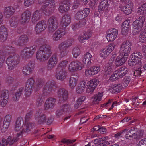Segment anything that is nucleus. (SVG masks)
Here are the masks:
<instances>
[{"mask_svg":"<svg viewBox=\"0 0 146 146\" xmlns=\"http://www.w3.org/2000/svg\"><path fill=\"white\" fill-rule=\"evenodd\" d=\"M73 40L72 38L69 39L62 42L59 44L58 49L59 50L68 49L72 45Z\"/></svg>","mask_w":146,"mask_h":146,"instance_id":"nucleus-22","label":"nucleus"},{"mask_svg":"<svg viewBox=\"0 0 146 146\" xmlns=\"http://www.w3.org/2000/svg\"><path fill=\"white\" fill-rule=\"evenodd\" d=\"M8 36L7 29L4 26L0 27V39L3 41L6 40Z\"/></svg>","mask_w":146,"mask_h":146,"instance_id":"nucleus-30","label":"nucleus"},{"mask_svg":"<svg viewBox=\"0 0 146 146\" xmlns=\"http://www.w3.org/2000/svg\"><path fill=\"white\" fill-rule=\"evenodd\" d=\"M33 112L30 111L27 113L25 117V122L29 121L31 119L32 117Z\"/></svg>","mask_w":146,"mask_h":146,"instance_id":"nucleus-60","label":"nucleus"},{"mask_svg":"<svg viewBox=\"0 0 146 146\" xmlns=\"http://www.w3.org/2000/svg\"><path fill=\"white\" fill-rule=\"evenodd\" d=\"M35 80L32 78H30L27 80L26 86L34 88Z\"/></svg>","mask_w":146,"mask_h":146,"instance_id":"nucleus-53","label":"nucleus"},{"mask_svg":"<svg viewBox=\"0 0 146 146\" xmlns=\"http://www.w3.org/2000/svg\"><path fill=\"white\" fill-rule=\"evenodd\" d=\"M130 77L129 76H126L123 80V84L125 86H127L130 82Z\"/></svg>","mask_w":146,"mask_h":146,"instance_id":"nucleus-57","label":"nucleus"},{"mask_svg":"<svg viewBox=\"0 0 146 146\" xmlns=\"http://www.w3.org/2000/svg\"><path fill=\"white\" fill-rule=\"evenodd\" d=\"M130 21L129 20H126L125 21L122 23V27L123 28H129L130 26Z\"/></svg>","mask_w":146,"mask_h":146,"instance_id":"nucleus-64","label":"nucleus"},{"mask_svg":"<svg viewBox=\"0 0 146 146\" xmlns=\"http://www.w3.org/2000/svg\"><path fill=\"white\" fill-rule=\"evenodd\" d=\"M139 40L140 42H144L146 40V32H143L139 36Z\"/></svg>","mask_w":146,"mask_h":146,"instance_id":"nucleus-56","label":"nucleus"},{"mask_svg":"<svg viewBox=\"0 0 146 146\" xmlns=\"http://www.w3.org/2000/svg\"><path fill=\"white\" fill-rule=\"evenodd\" d=\"M86 84V82L84 81H81L80 82L76 88V91L77 93L81 94L84 91Z\"/></svg>","mask_w":146,"mask_h":146,"instance_id":"nucleus-41","label":"nucleus"},{"mask_svg":"<svg viewBox=\"0 0 146 146\" xmlns=\"http://www.w3.org/2000/svg\"><path fill=\"white\" fill-rule=\"evenodd\" d=\"M132 43L129 41L125 40L121 44L119 53L123 56H128L130 54L131 49Z\"/></svg>","mask_w":146,"mask_h":146,"instance_id":"nucleus-6","label":"nucleus"},{"mask_svg":"<svg viewBox=\"0 0 146 146\" xmlns=\"http://www.w3.org/2000/svg\"><path fill=\"white\" fill-rule=\"evenodd\" d=\"M133 4L132 2L130 1H128L126 4L125 7L121 6V10L123 11L124 13L127 15L130 14L132 11Z\"/></svg>","mask_w":146,"mask_h":146,"instance_id":"nucleus-24","label":"nucleus"},{"mask_svg":"<svg viewBox=\"0 0 146 146\" xmlns=\"http://www.w3.org/2000/svg\"><path fill=\"white\" fill-rule=\"evenodd\" d=\"M115 44L113 43L110 44L105 48L110 54L114 49Z\"/></svg>","mask_w":146,"mask_h":146,"instance_id":"nucleus-50","label":"nucleus"},{"mask_svg":"<svg viewBox=\"0 0 146 146\" xmlns=\"http://www.w3.org/2000/svg\"><path fill=\"white\" fill-rule=\"evenodd\" d=\"M46 22L44 20L40 21L36 25L35 31L37 34H39L44 31L47 28Z\"/></svg>","mask_w":146,"mask_h":146,"instance_id":"nucleus-25","label":"nucleus"},{"mask_svg":"<svg viewBox=\"0 0 146 146\" xmlns=\"http://www.w3.org/2000/svg\"><path fill=\"white\" fill-rule=\"evenodd\" d=\"M56 7L55 3L54 0H47L44 1L42 9L44 13L46 15L51 14Z\"/></svg>","mask_w":146,"mask_h":146,"instance_id":"nucleus-3","label":"nucleus"},{"mask_svg":"<svg viewBox=\"0 0 146 146\" xmlns=\"http://www.w3.org/2000/svg\"><path fill=\"white\" fill-rule=\"evenodd\" d=\"M67 33L66 29L62 28L59 29L54 33L52 36V39L54 41H58Z\"/></svg>","mask_w":146,"mask_h":146,"instance_id":"nucleus-14","label":"nucleus"},{"mask_svg":"<svg viewBox=\"0 0 146 146\" xmlns=\"http://www.w3.org/2000/svg\"><path fill=\"white\" fill-rule=\"evenodd\" d=\"M20 61V58L18 55L13 54L10 56L6 60L8 69L10 70L13 69L19 64Z\"/></svg>","mask_w":146,"mask_h":146,"instance_id":"nucleus-4","label":"nucleus"},{"mask_svg":"<svg viewBox=\"0 0 146 146\" xmlns=\"http://www.w3.org/2000/svg\"><path fill=\"white\" fill-rule=\"evenodd\" d=\"M43 103V100L42 98V96L40 95H38L36 100V105L38 106H41Z\"/></svg>","mask_w":146,"mask_h":146,"instance_id":"nucleus-58","label":"nucleus"},{"mask_svg":"<svg viewBox=\"0 0 146 146\" xmlns=\"http://www.w3.org/2000/svg\"><path fill=\"white\" fill-rule=\"evenodd\" d=\"M122 88L121 84H116L113 86V87H111L109 89L110 92L112 93H114L119 92Z\"/></svg>","mask_w":146,"mask_h":146,"instance_id":"nucleus-44","label":"nucleus"},{"mask_svg":"<svg viewBox=\"0 0 146 146\" xmlns=\"http://www.w3.org/2000/svg\"><path fill=\"white\" fill-rule=\"evenodd\" d=\"M18 19L15 17H12L10 21V25L11 27H16L18 23Z\"/></svg>","mask_w":146,"mask_h":146,"instance_id":"nucleus-47","label":"nucleus"},{"mask_svg":"<svg viewBox=\"0 0 146 146\" xmlns=\"http://www.w3.org/2000/svg\"><path fill=\"white\" fill-rule=\"evenodd\" d=\"M34 126L33 123H25L22 126V129L21 133L22 134L27 133H30Z\"/></svg>","mask_w":146,"mask_h":146,"instance_id":"nucleus-28","label":"nucleus"},{"mask_svg":"<svg viewBox=\"0 0 146 146\" xmlns=\"http://www.w3.org/2000/svg\"><path fill=\"white\" fill-rule=\"evenodd\" d=\"M69 5L70 3L68 1H63L59 4V11L62 13L67 11L69 9Z\"/></svg>","mask_w":146,"mask_h":146,"instance_id":"nucleus-27","label":"nucleus"},{"mask_svg":"<svg viewBox=\"0 0 146 146\" xmlns=\"http://www.w3.org/2000/svg\"><path fill=\"white\" fill-rule=\"evenodd\" d=\"M9 93L7 90H5L2 91L1 97L3 98H9Z\"/></svg>","mask_w":146,"mask_h":146,"instance_id":"nucleus-54","label":"nucleus"},{"mask_svg":"<svg viewBox=\"0 0 146 146\" xmlns=\"http://www.w3.org/2000/svg\"><path fill=\"white\" fill-rule=\"evenodd\" d=\"M47 24L48 25V31L50 33H52L58 28V21L56 17L52 16L48 20Z\"/></svg>","mask_w":146,"mask_h":146,"instance_id":"nucleus-8","label":"nucleus"},{"mask_svg":"<svg viewBox=\"0 0 146 146\" xmlns=\"http://www.w3.org/2000/svg\"><path fill=\"white\" fill-rule=\"evenodd\" d=\"M92 56L91 54L89 53H86L84 55L83 60V62L87 64V66H90L91 64V60Z\"/></svg>","mask_w":146,"mask_h":146,"instance_id":"nucleus-39","label":"nucleus"},{"mask_svg":"<svg viewBox=\"0 0 146 146\" xmlns=\"http://www.w3.org/2000/svg\"><path fill=\"white\" fill-rule=\"evenodd\" d=\"M37 48L36 45L29 47H26L22 50L21 54L22 57L25 59H28L33 56Z\"/></svg>","mask_w":146,"mask_h":146,"instance_id":"nucleus-7","label":"nucleus"},{"mask_svg":"<svg viewBox=\"0 0 146 146\" xmlns=\"http://www.w3.org/2000/svg\"><path fill=\"white\" fill-rule=\"evenodd\" d=\"M103 96V93L102 92H99L95 95L92 98L93 102L95 104H98L99 102L101 100Z\"/></svg>","mask_w":146,"mask_h":146,"instance_id":"nucleus-42","label":"nucleus"},{"mask_svg":"<svg viewBox=\"0 0 146 146\" xmlns=\"http://www.w3.org/2000/svg\"><path fill=\"white\" fill-rule=\"evenodd\" d=\"M90 11L89 8H86L84 10L78 11L75 15V18L77 20L85 19L88 15Z\"/></svg>","mask_w":146,"mask_h":146,"instance_id":"nucleus-17","label":"nucleus"},{"mask_svg":"<svg viewBox=\"0 0 146 146\" xmlns=\"http://www.w3.org/2000/svg\"><path fill=\"white\" fill-rule=\"evenodd\" d=\"M98 81L96 78L91 80L88 83V86L87 88L86 92L87 93H92L96 88Z\"/></svg>","mask_w":146,"mask_h":146,"instance_id":"nucleus-16","label":"nucleus"},{"mask_svg":"<svg viewBox=\"0 0 146 146\" xmlns=\"http://www.w3.org/2000/svg\"><path fill=\"white\" fill-rule=\"evenodd\" d=\"M109 5L107 0H102L98 7L99 12L100 13L102 11L106 12Z\"/></svg>","mask_w":146,"mask_h":146,"instance_id":"nucleus-31","label":"nucleus"},{"mask_svg":"<svg viewBox=\"0 0 146 146\" xmlns=\"http://www.w3.org/2000/svg\"><path fill=\"white\" fill-rule=\"evenodd\" d=\"M145 21V18L144 16H140L139 18L134 21L133 23V28L134 31L137 33L139 32L142 29L143 24Z\"/></svg>","mask_w":146,"mask_h":146,"instance_id":"nucleus-11","label":"nucleus"},{"mask_svg":"<svg viewBox=\"0 0 146 146\" xmlns=\"http://www.w3.org/2000/svg\"><path fill=\"white\" fill-rule=\"evenodd\" d=\"M33 88L25 86V95L27 96H30L32 92Z\"/></svg>","mask_w":146,"mask_h":146,"instance_id":"nucleus-52","label":"nucleus"},{"mask_svg":"<svg viewBox=\"0 0 146 146\" xmlns=\"http://www.w3.org/2000/svg\"><path fill=\"white\" fill-rule=\"evenodd\" d=\"M42 12V11L41 10H37L34 12L32 17V21L33 23H35L40 20Z\"/></svg>","mask_w":146,"mask_h":146,"instance_id":"nucleus-32","label":"nucleus"},{"mask_svg":"<svg viewBox=\"0 0 146 146\" xmlns=\"http://www.w3.org/2000/svg\"><path fill=\"white\" fill-rule=\"evenodd\" d=\"M33 62L31 61L23 68L22 72L24 74L27 75L32 73L34 67Z\"/></svg>","mask_w":146,"mask_h":146,"instance_id":"nucleus-19","label":"nucleus"},{"mask_svg":"<svg viewBox=\"0 0 146 146\" xmlns=\"http://www.w3.org/2000/svg\"><path fill=\"white\" fill-rule=\"evenodd\" d=\"M58 60L57 56L53 55L50 58L47 63V69L48 70L52 69L56 66Z\"/></svg>","mask_w":146,"mask_h":146,"instance_id":"nucleus-23","label":"nucleus"},{"mask_svg":"<svg viewBox=\"0 0 146 146\" xmlns=\"http://www.w3.org/2000/svg\"><path fill=\"white\" fill-rule=\"evenodd\" d=\"M60 51V56L61 57H64L67 55L69 52V50L68 49L59 50Z\"/></svg>","mask_w":146,"mask_h":146,"instance_id":"nucleus-63","label":"nucleus"},{"mask_svg":"<svg viewBox=\"0 0 146 146\" xmlns=\"http://www.w3.org/2000/svg\"><path fill=\"white\" fill-rule=\"evenodd\" d=\"M56 100L53 98H49L46 100L45 106L46 108L47 109L52 108L54 107L55 105Z\"/></svg>","mask_w":146,"mask_h":146,"instance_id":"nucleus-33","label":"nucleus"},{"mask_svg":"<svg viewBox=\"0 0 146 146\" xmlns=\"http://www.w3.org/2000/svg\"><path fill=\"white\" fill-rule=\"evenodd\" d=\"M24 90V88L21 87L19 88L16 92L13 95L12 99L15 102L18 100Z\"/></svg>","mask_w":146,"mask_h":146,"instance_id":"nucleus-38","label":"nucleus"},{"mask_svg":"<svg viewBox=\"0 0 146 146\" xmlns=\"http://www.w3.org/2000/svg\"><path fill=\"white\" fill-rule=\"evenodd\" d=\"M131 74H133L134 76H140L141 75L143 76L144 74L143 68H142L141 67L133 70L131 72Z\"/></svg>","mask_w":146,"mask_h":146,"instance_id":"nucleus-43","label":"nucleus"},{"mask_svg":"<svg viewBox=\"0 0 146 146\" xmlns=\"http://www.w3.org/2000/svg\"><path fill=\"white\" fill-rule=\"evenodd\" d=\"M38 41L41 44H45L40 47L36 55V58L37 60L43 62L47 60L51 56L52 50L51 46L46 44L47 42V40L45 38L40 37L38 39Z\"/></svg>","mask_w":146,"mask_h":146,"instance_id":"nucleus-1","label":"nucleus"},{"mask_svg":"<svg viewBox=\"0 0 146 146\" xmlns=\"http://www.w3.org/2000/svg\"><path fill=\"white\" fill-rule=\"evenodd\" d=\"M109 54L105 48L102 49L100 52V56L104 58H106Z\"/></svg>","mask_w":146,"mask_h":146,"instance_id":"nucleus-55","label":"nucleus"},{"mask_svg":"<svg viewBox=\"0 0 146 146\" xmlns=\"http://www.w3.org/2000/svg\"><path fill=\"white\" fill-rule=\"evenodd\" d=\"M126 131L124 132L125 133V138L128 139H139L141 138L143 135V131L140 130L137 131H135V129L133 128L129 130L126 129Z\"/></svg>","mask_w":146,"mask_h":146,"instance_id":"nucleus-2","label":"nucleus"},{"mask_svg":"<svg viewBox=\"0 0 146 146\" xmlns=\"http://www.w3.org/2000/svg\"><path fill=\"white\" fill-rule=\"evenodd\" d=\"M131 59L129 61L128 64L131 66H133L139 64L142 58L141 54L140 52H135L131 56Z\"/></svg>","mask_w":146,"mask_h":146,"instance_id":"nucleus-9","label":"nucleus"},{"mask_svg":"<svg viewBox=\"0 0 146 146\" xmlns=\"http://www.w3.org/2000/svg\"><path fill=\"white\" fill-rule=\"evenodd\" d=\"M78 77L77 74L72 75L69 80V85L71 88H74L78 82Z\"/></svg>","mask_w":146,"mask_h":146,"instance_id":"nucleus-29","label":"nucleus"},{"mask_svg":"<svg viewBox=\"0 0 146 146\" xmlns=\"http://www.w3.org/2000/svg\"><path fill=\"white\" fill-rule=\"evenodd\" d=\"M21 134L18 133L15 136L13 137L12 139V145L16 143L19 139V137L21 135Z\"/></svg>","mask_w":146,"mask_h":146,"instance_id":"nucleus-61","label":"nucleus"},{"mask_svg":"<svg viewBox=\"0 0 146 146\" xmlns=\"http://www.w3.org/2000/svg\"><path fill=\"white\" fill-rule=\"evenodd\" d=\"M57 96L60 101L62 102L66 100L68 98L67 91L63 88H60L57 92Z\"/></svg>","mask_w":146,"mask_h":146,"instance_id":"nucleus-20","label":"nucleus"},{"mask_svg":"<svg viewBox=\"0 0 146 146\" xmlns=\"http://www.w3.org/2000/svg\"><path fill=\"white\" fill-rule=\"evenodd\" d=\"M91 68L94 75L97 74L100 70V67L98 66L93 67Z\"/></svg>","mask_w":146,"mask_h":146,"instance_id":"nucleus-62","label":"nucleus"},{"mask_svg":"<svg viewBox=\"0 0 146 146\" xmlns=\"http://www.w3.org/2000/svg\"><path fill=\"white\" fill-rule=\"evenodd\" d=\"M15 10L11 6H9L5 8L4 14L7 17H9L12 15L15 12Z\"/></svg>","mask_w":146,"mask_h":146,"instance_id":"nucleus-36","label":"nucleus"},{"mask_svg":"<svg viewBox=\"0 0 146 146\" xmlns=\"http://www.w3.org/2000/svg\"><path fill=\"white\" fill-rule=\"evenodd\" d=\"M29 40L28 36L25 34L22 35L15 40V44L19 46H23L27 43Z\"/></svg>","mask_w":146,"mask_h":146,"instance_id":"nucleus-21","label":"nucleus"},{"mask_svg":"<svg viewBox=\"0 0 146 146\" xmlns=\"http://www.w3.org/2000/svg\"><path fill=\"white\" fill-rule=\"evenodd\" d=\"M68 63V61L67 60H64L62 61L60 63L57 68H65L66 66Z\"/></svg>","mask_w":146,"mask_h":146,"instance_id":"nucleus-59","label":"nucleus"},{"mask_svg":"<svg viewBox=\"0 0 146 146\" xmlns=\"http://www.w3.org/2000/svg\"><path fill=\"white\" fill-rule=\"evenodd\" d=\"M71 17L70 15L65 14L62 17L61 23L63 26L67 27L70 23Z\"/></svg>","mask_w":146,"mask_h":146,"instance_id":"nucleus-37","label":"nucleus"},{"mask_svg":"<svg viewBox=\"0 0 146 146\" xmlns=\"http://www.w3.org/2000/svg\"><path fill=\"white\" fill-rule=\"evenodd\" d=\"M72 54L74 57L76 58L80 54V51L78 47H75L72 50Z\"/></svg>","mask_w":146,"mask_h":146,"instance_id":"nucleus-48","label":"nucleus"},{"mask_svg":"<svg viewBox=\"0 0 146 146\" xmlns=\"http://www.w3.org/2000/svg\"><path fill=\"white\" fill-rule=\"evenodd\" d=\"M54 86L51 81L48 82L44 86L43 90V94L45 95H48L55 90Z\"/></svg>","mask_w":146,"mask_h":146,"instance_id":"nucleus-15","label":"nucleus"},{"mask_svg":"<svg viewBox=\"0 0 146 146\" xmlns=\"http://www.w3.org/2000/svg\"><path fill=\"white\" fill-rule=\"evenodd\" d=\"M23 123V119L21 117L18 118L16 122V125L15 127V129L16 131H18L19 130V129L20 127L21 126V125Z\"/></svg>","mask_w":146,"mask_h":146,"instance_id":"nucleus-46","label":"nucleus"},{"mask_svg":"<svg viewBox=\"0 0 146 146\" xmlns=\"http://www.w3.org/2000/svg\"><path fill=\"white\" fill-rule=\"evenodd\" d=\"M67 76V72L65 68H57L56 74V78L62 81L65 80Z\"/></svg>","mask_w":146,"mask_h":146,"instance_id":"nucleus-13","label":"nucleus"},{"mask_svg":"<svg viewBox=\"0 0 146 146\" xmlns=\"http://www.w3.org/2000/svg\"><path fill=\"white\" fill-rule=\"evenodd\" d=\"M31 13L29 10H26L22 14L20 18L21 23L23 24L28 22L31 17Z\"/></svg>","mask_w":146,"mask_h":146,"instance_id":"nucleus-26","label":"nucleus"},{"mask_svg":"<svg viewBox=\"0 0 146 146\" xmlns=\"http://www.w3.org/2000/svg\"><path fill=\"white\" fill-rule=\"evenodd\" d=\"M84 67V65L81 62L76 60L71 62L69 64L68 70L70 72H73L81 70Z\"/></svg>","mask_w":146,"mask_h":146,"instance_id":"nucleus-10","label":"nucleus"},{"mask_svg":"<svg viewBox=\"0 0 146 146\" xmlns=\"http://www.w3.org/2000/svg\"><path fill=\"white\" fill-rule=\"evenodd\" d=\"M137 13L139 15L146 16V3L142 5L141 6L138 8Z\"/></svg>","mask_w":146,"mask_h":146,"instance_id":"nucleus-45","label":"nucleus"},{"mask_svg":"<svg viewBox=\"0 0 146 146\" xmlns=\"http://www.w3.org/2000/svg\"><path fill=\"white\" fill-rule=\"evenodd\" d=\"M128 71V68L125 66L120 68L115 71L110 78L111 81H115L124 76Z\"/></svg>","mask_w":146,"mask_h":146,"instance_id":"nucleus-5","label":"nucleus"},{"mask_svg":"<svg viewBox=\"0 0 146 146\" xmlns=\"http://www.w3.org/2000/svg\"><path fill=\"white\" fill-rule=\"evenodd\" d=\"M118 30L115 29L108 30L107 33L106 38L108 41H113L117 37Z\"/></svg>","mask_w":146,"mask_h":146,"instance_id":"nucleus-18","label":"nucleus"},{"mask_svg":"<svg viewBox=\"0 0 146 146\" xmlns=\"http://www.w3.org/2000/svg\"><path fill=\"white\" fill-rule=\"evenodd\" d=\"M5 56L3 51L0 50V68H1L4 63Z\"/></svg>","mask_w":146,"mask_h":146,"instance_id":"nucleus-49","label":"nucleus"},{"mask_svg":"<svg viewBox=\"0 0 146 146\" xmlns=\"http://www.w3.org/2000/svg\"><path fill=\"white\" fill-rule=\"evenodd\" d=\"M69 107L68 104L63 105L60 107V108L57 110L56 111L55 114L57 117H59L62 116L65 113V110L67 109Z\"/></svg>","mask_w":146,"mask_h":146,"instance_id":"nucleus-34","label":"nucleus"},{"mask_svg":"<svg viewBox=\"0 0 146 146\" xmlns=\"http://www.w3.org/2000/svg\"><path fill=\"white\" fill-rule=\"evenodd\" d=\"M44 82V80L41 79H38L36 81V88L37 90L40 88Z\"/></svg>","mask_w":146,"mask_h":146,"instance_id":"nucleus-51","label":"nucleus"},{"mask_svg":"<svg viewBox=\"0 0 146 146\" xmlns=\"http://www.w3.org/2000/svg\"><path fill=\"white\" fill-rule=\"evenodd\" d=\"M12 119V117L10 115H7L5 117L4 123L3 125V127L2 130L4 129L5 130H6L9 127L10 122Z\"/></svg>","mask_w":146,"mask_h":146,"instance_id":"nucleus-40","label":"nucleus"},{"mask_svg":"<svg viewBox=\"0 0 146 146\" xmlns=\"http://www.w3.org/2000/svg\"><path fill=\"white\" fill-rule=\"evenodd\" d=\"M42 110L40 109L37 110L34 115L35 119L37 121L38 123L43 124L46 120V116L44 114L42 113Z\"/></svg>","mask_w":146,"mask_h":146,"instance_id":"nucleus-12","label":"nucleus"},{"mask_svg":"<svg viewBox=\"0 0 146 146\" xmlns=\"http://www.w3.org/2000/svg\"><path fill=\"white\" fill-rule=\"evenodd\" d=\"M125 56H123L119 54L115 59V65L117 66L122 65L127 60V58L124 57Z\"/></svg>","mask_w":146,"mask_h":146,"instance_id":"nucleus-35","label":"nucleus"}]
</instances>
